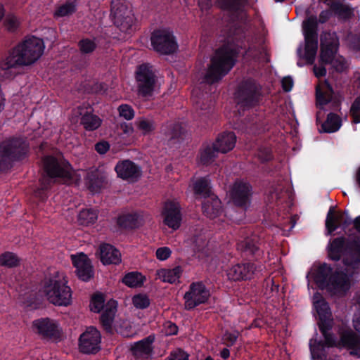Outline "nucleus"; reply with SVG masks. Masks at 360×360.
<instances>
[{"label":"nucleus","instance_id":"10","mask_svg":"<svg viewBox=\"0 0 360 360\" xmlns=\"http://www.w3.org/2000/svg\"><path fill=\"white\" fill-rule=\"evenodd\" d=\"M28 146L22 139H12L0 143V172L7 170L11 166L13 159H18L25 154Z\"/></svg>","mask_w":360,"mask_h":360},{"label":"nucleus","instance_id":"34","mask_svg":"<svg viewBox=\"0 0 360 360\" xmlns=\"http://www.w3.org/2000/svg\"><path fill=\"white\" fill-rule=\"evenodd\" d=\"M269 121L266 119L264 110H262L255 118L249 119V133L260 134L269 129Z\"/></svg>","mask_w":360,"mask_h":360},{"label":"nucleus","instance_id":"7","mask_svg":"<svg viewBox=\"0 0 360 360\" xmlns=\"http://www.w3.org/2000/svg\"><path fill=\"white\" fill-rule=\"evenodd\" d=\"M235 58L236 51L231 45L226 44L217 49L206 73L198 79L199 82L213 84L221 80L233 67Z\"/></svg>","mask_w":360,"mask_h":360},{"label":"nucleus","instance_id":"63","mask_svg":"<svg viewBox=\"0 0 360 360\" xmlns=\"http://www.w3.org/2000/svg\"><path fill=\"white\" fill-rule=\"evenodd\" d=\"M177 326L171 321H167L163 325V332L166 335H172L177 333Z\"/></svg>","mask_w":360,"mask_h":360},{"label":"nucleus","instance_id":"2","mask_svg":"<svg viewBox=\"0 0 360 360\" xmlns=\"http://www.w3.org/2000/svg\"><path fill=\"white\" fill-rule=\"evenodd\" d=\"M252 27L249 21V74L262 77L266 72L270 56L265 45L264 25L261 19Z\"/></svg>","mask_w":360,"mask_h":360},{"label":"nucleus","instance_id":"15","mask_svg":"<svg viewBox=\"0 0 360 360\" xmlns=\"http://www.w3.org/2000/svg\"><path fill=\"white\" fill-rule=\"evenodd\" d=\"M210 296L209 290L202 283H193L184 296L185 308L189 310L204 304L208 300Z\"/></svg>","mask_w":360,"mask_h":360},{"label":"nucleus","instance_id":"1","mask_svg":"<svg viewBox=\"0 0 360 360\" xmlns=\"http://www.w3.org/2000/svg\"><path fill=\"white\" fill-rule=\"evenodd\" d=\"M44 49L41 39L36 37L25 38L1 59V75L6 79H13L18 73V68L35 63L43 55Z\"/></svg>","mask_w":360,"mask_h":360},{"label":"nucleus","instance_id":"5","mask_svg":"<svg viewBox=\"0 0 360 360\" xmlns=\"http://www.w3.org/2000/svg\"><path fill=\"white\" fill-rule=\"evenodd\" d=\"M68 283L65 274L55 271L44 279L41 292L50 303L68 307L71 304L72 299V292Z\"/></svg>","mask_w":360,"mask_h":360},{"label":"nucleus","instance_id":"61","mask_svg":"<svg viewBox=\"0 0 360 360\" xmlns=\"http://www.w3.org/2000/svg\"><path fill=\"white\" fill-rule=\"evenodd\" d=\"M165 360H188V355L182 349H176Z\"/></svg>","mask_w":360,"mask_h":360},{"label":"nucleus","instance_id":"3","mask_svg":"<svg viewBox=\"0 0 360 360\" xmlns=\"http://www.w3.org/2000/svg\"><path fill=\"white\" fill-rule=\"evenodd\" d=\"M349 266H337L334 269L330 264L323 263L316 270L314 281L320 289H327L335 294H345L351 288L354 274Z\"/></svg>","mask_w":360,"mask_h":360},{"label":"nucleus","instance_id":"29","mask_svg":"<svg viewBox=\"0 0 360 360\" xmlns=\"http://www.w3.org/2000/svg\"><path fill=\"white\" fill-rule=\"evenodd\" d=\"M117 176L124 180H135L141 175V170L133 162L123 160L119 162L115 166Z\"/></svg>","mask_w":360,"mask_h":360},{"label":"nucleus","instance_id":"53","mask_svg":"<svg viewBox=\"0 0 360 360\" xmlns=\"http://www.w3.org/2000/svg\"><path fill=\"white\" fill-rule=\"evenodd\" d=\"M79 47L82 53H89L95 50L96 43L92 39H83L79 42Z\"/></svg>","mask_w":360,"mask_h":360},{"label":"nucleus","instance_id":"58","mask_svg":"<svg viewBox=\"0 0 360 360\" xmlns=\"http://www.w3.org/2000/svg\"><path fill=\"white\" fill-rule=\"evenodd\" d=\"M105 179L103 176L96 179H90L89 187L92 192H98L104 186Z\"/></svg>","mask_w":360,"mask_h":360},{"label":"nucleus","instance_id":"44","mask_svg":"<svg viewBox=\"0 0 360 360\" xmlns=\"http://www.w3.org/2000/svg\"><path fill=\"white\" fill-rule=\"evenodd\" d=\"M81 123L86 130L93 131L100 127L101 120L98 116L88 112L82 115Z\"/></svg>","mask_w":360,"mask_h":360},{"label":"nucleus","instance_id":"18","mask_svg":"<svg viewBox=\"0 0 360 360\" xmlns=\"http://www.w3.org/2000/svg\"><path fill=\"white\" fill-rule=\"evenodd\" d=\"M32 330L34 333L50 338H58L61 333V328L58 323L49 318H41L32 322Z\"/></svg>","mask_w":360,"mask_h":360},{"label":"nucleus","instance_id":"51","mask_svg":"<svg viewBox=\"0 0 360 360\" xmlns=\"http://www.w3.org/2000/svg\"><path fill=\"white\" fill-rule=\"evenodd\" d=\"M150 299L146 294L139 293L132 297V304L136 309H146L150 305Z\"/></svg>","mask_w":360,"mask_h":360},{"label":"nucleus","instance_id":"40","mask_svg":"<svg viewBox=\"0 0 360 360\" xmlns=\"http://www.w3.org/2000/svg\"><path fill=\"white\" fill-rule=\"evenodd\" d=\"M340 226V217L337 216L333 207H330L326 219V228L328 234H332Z\"/></svg>","mask_w":360,"mask_h":360},{"label":"nucleus","instance_id":"30","mask_svg":"<svg viewBox=\"0 0 360 360\" xmlns=\"http://www.w3.org/2000/svg\"><path fill=\"white\" fill-rule=\"evenodd\" d=\"M236 143V136L233 132L224 131L216 138L214 143L219 153H226L233 149Z\"/></svg>","mask_w":360,"mask_h":360},{"label":"nucleus","instance_id":"47","mask_svg":"<svg viewBox=\"0 0 360 360\" xmlns=\"http://www.w3.org/2000/svg\"><path fill=\"white\" fill-rule=\"evenodd\" d=\"M246 274V266L245 264H236L231 266L227 271V276L233 281L243 279Z\"/></svg>","mask_w":360,"mask_h":360},{"label":"nucleus","instance_id":"32","mask_svg":"<svg viewBox=\"0 0 360 360\" xmlns=\"http://www.w3.org/2000/svg\"><path fill=\"white\" fill-rule=\"evenodd\" d=\"M202 210L207 217L214 219L222 213L221 202L215 195H209L208 198L205 199L202 204Z\"/></svg>","mask_w":360,"mask_h":360},{"label":"nucleus","instance_id":"52","mask_svg":"<svg viewBox=\"0 0 360 360\" xmlns=\"http://www.w3.org/2000/svg\"><path fill=\"white\" fill-rule=\"evenodd\" d=\"M105 299L102 294L96 293L93 295L91 303L90 309L94 312H99L104 306Z\"/></svg>","mask_w":360,"mask_h":360},{"label":"nucleus","instance_id":"42","mask_svg":"<svg viewBox=\"0 0 360 360\" xmlns=\"http://www.w3.org/2000/svg\"><path fill=\"white\" fill-rule=\"evenodd\" d=\"M218 4L222 9L231 13L241 11L245 8L244 0H218Z\"/></svg>","mask_w":360,"mask_h":360},{"label":"nucleus","instance_id":"38","mask_svg":"<svg viewBox=\"0 0 360 360\" xmlns=\"http://www.w3.org/2000/svg\"><path fill=\"white\" fill-rule=\"evenodd\" d=\"M190 187L192 188L195 195L202 196L205 199L208 198L209 195H213L211 193L210 182L208 179L205 178L195 180Z\"/></svg>","mask_w":360,"mask_h":360},{"label":"nucleus","instance_id":"27","mask_svg":"<svg viewBox=\"0 0 360 360\" xmlns=\"http://www.w3.org/2000/svg\"><path fill=\"white\" fill-rule=\"evenodd\" d=\"M96 255L104 265L118 264L122 261L120 251L108 243L101 244Z\"/></svg>","mask_w":360,"mask_h":360},{"label":"nucleus","instance_id":"19","mask_svg":"<svg viewBox=\"0 0 360 360\" xmlns=\"http://www.w3.org/2000/svg\"><path fill=\"white\" fill-rule=\"evenodd\" d=\"M269 89L249 77V109L264 106L269 98Z\"/></svg>","mask_w":360,"mask_h":360},{"label":"nucleus","instance_id":"56","mask_svg":"<svg viewBox=\"0 0 360 360\" xmlns=\"http://www.w3.org/2000/svg\"><path fill=\"white\" fill-rule=\"evenodd\" d=\"M353 122L360 123V96L355 98L350 109Z\"/></svg>","mask_w":360,"mask_h":360},{"label":"nucleus","instance_id":"13","mask_svg":"<svg viewBox=\"0 0 360 360\" xmlns=\"http://www.w3.org/2000/svg\"><path fill=\"white\" fill-rule=\"evenodd\" d=\"M233 119L234 128H240V124H245L248 110V82H243L235 91Z\"/></svg>","mask_w":360,"mask_h":360},{"label":"nucleus","instance_id":"48","mask_svg":"<svg viewBox=\"0 0 360 360\" xmlns=\"http://www.w3.org/2000/svg\"><path fill=\"white\" fill-rule=\"evenodd\" d=\"M76 11L75 4L73 2H66L65 4L59 6L54 12V17L63 18L68 16Z\"/></svg>","mask_w":360,"mask_h":360},{"label":"nucleus","instance_id":"16","mask_svg":"<svg viewBox=\"0 0 360 360\" xmlns=\"http://www.w3.org/2000/svg\"><path fill=\"white\" fill-rule=\"evenodd\" d=\"M101 341L100 332L94 327H89L79 337V349L85 354L96 353L101 348Z\"/></svg>","mask_w":360,"mask_h":360},{"label":"nucleus","instance_id":"55","mask_svg":"<svg viewBox=\"0 0 360 360\" xmlns=\"http://www.w3.org/2000/svg\"><path fill=\"white\" fill-rule=\"evenodd\" d=\"M117 110L120 116L127 120H131L134 117L135 112L134 109L127 104L120 105Z\"/></svg>","mask_w":360,"mask_h":360},{"label":"nucleus","instance_id":"36","mask_svg":"<svg viewBox=\"0 0 360 360\" xmlns=\"http://www.w3.org/2000/svg\"><path fill=\"white\" fill-rule=\"evenodd\" d=\"M157 276L163 282L174 283L180 278L181 269L179 266L174 269H161L157 271Z\"/></svg>","mask_w":360,"mask_h":360},{"label":"nucleus","instance_id":"17","mask_svg":"<svg viewBox=\"0 0 360 360\" xmlns=\"http://www.w3.org/2000/svg\"><path fill=\"white\" fill-rule=\"evenodd\" d=\"M161 215L163 223L173 230H177L181 222V207L178 201L168 200L165 202Z\"/></svg>","mask_w":360,"mask_h":360},{"label":"nucleus","instance_id":"26","mask_svg":"<svg viewBox=\"0 0 360 360\" xmlns=\"http://www.w3.org/2000/svg\"><path fill=\"white\" fill-rule=\"evenodd\" d=\"M290 198L288 190L280 184L272 185L266 197V203L269 209H274L285 202Z\"/></svg>","mask_w":360,"mask_h":360},{"label":"nucleus","instance_id":"62","mask_svg":"<svg viewBox=\"0 0 360 360\" xmlns=\"http://www.w3.org/2000/svg\"><path fill=\"white\" fill-rule=\"evenodd\" d=\"M172 254V250L168 247H161L156 250L155 257L158 260L165 261Z\"/></svg>","mask_w":360,"mask_h":360},{"label":"nucleus","instance_id":"50","mask_svg":"<svg viewBox=\"0 0 360 360\" xmlns=\"http://www.w3.org/2000/svg\"><path fill=\"white\" fill-rule=\"evenodd\" d=\"M18 257L10 252H6L0 255V265L7 267H14L19 264Z\"/></svg>","mask_w":360,"mask_h":360},{"label":"nucleus","instance_id":"25","mask_svg":"<svg viewBox=\"0 0 360 360\" xmlns=\"http://www.w3.org/2000/svg\"><path fill=\"white\" fill-rule=\"evenodd\" d=\"M339 41L338 39L331 37L328 35V38L326 37L321 38V52H320V60L321 63L325 65H329L332 63L333 59L335 57V55L338 50Z\"/></svg>","mask_w":360,"mask_h":360},{"label":"nucleus","instance_id":"45","mask_svg":"<svg viewBox=\"0 0 360 360\" xmlns=\"http://www.w3.org/2000/svg\"><path fill=\"white\" fill-rule=\"evenodd\" d=\"M98 218L97 212L92 209H84L79 212L78 221L81 225L89 226L96 222Z\"/></svg>","mask_w":360,"mask_h":360},{"label":"nucleus","instance_id":"9","mask_svg":"<svg viewBox=\"0 0 360 360\" xmlns=\"http://www.w3.org/2000/svg\"><path fill=\"white\" fill-rule=\"evenodd\" d=\"M112 13L115 25L126 34H131L136 30V18L131 6L122 0H114L112 3Z\"/></svg>","mask_w":360,"mask_h":360},{"label":"nucleus","instance_id":"20","mask_svg":"<svg viewBox=\"0 0 360 360\" xmlns=\"http://www.w3.org/2000/svg\"><path fill=\"white\" fill-rule=\"evenodd\" d=\"M264 262L263 250L258 245L249 243V274L252 273L259 278L262 270L265 269Z\"/></svg>","mask_w":360,"mask_h":360},{"label":"nucleus","instance_id":"28","mask_svg":"<svg viewBox=\"0 0 360 360\" xmlns=\"http://www.w3.org/2000/svg\"><path fill=\"white\" fill-rule=\"evenodd\" d=\"M229 202L236 206L244 205L248 200V186L246 182L236 181L227 193Z\"/></svg>","mask_w":360,"mask_h":360},{"label":"nucleus","instance_id":"41","mask_svg":"<svg viewBox=\"0 0 360 360\" xmlns=\"http://www.w3.org/2000/svg\"><path fill=\"white\" fill-rule=\"evenodd\" d=\"M217 153L219 152L215 149L214 143L204 146L200 151L199 161L203 165L208 164L217 157Z\"/></svg>","mask_w":360,"mask_h":360},{"label":"nucleus","instance_id":"60","mask_svg":"<svg viewBox=\"0 0 360 360\" xmlns=\"http://www.w3.org/2000/svg\"><path fill=\"white\" fill-rule=\"evenodd\" d=\"M165 360H188V355L182 349H176Z\"/></svg>","mask_w":360,"mask_h":360},{"label":"nucleus","instance_id":"11","mask_svg":"<svg viewBox=\"0 0 360 360\" xmlns=\"http://www.w3.org/2000/svg\"><path fill=\"white\" fill-rule=\"evenodd\" d=\"M44 169L51 178H60L65 181L72 179L73 170L61 154L49 155L44 159Z\"/></svg>","mask_w":360,"mask_h":360},{"label":"nucleus","instance_id":"22","mask_svg":"<svg viewBox=\"0 0 360 360\" xmlns=\"http://www.w3.org/2000/svg\"><path fill=\"white\" fill-rule=\"evenodd\" d=\"M71 260L76 268L77 274L81 280L87 281L93 276L91 262L85 254L81 252L72 255Z\"/></svg>","mask_w":360,"mask_h":360},{"label":"nucleus","instance_id":"4","mask_svg":"<svg viewBox=\"0 0 360 360\" xmlns=\"http://www.w3.org/2000/svg\"><path fill=\"white\" fill-rule=\"evenodd\" d=\"M314 306L318 315V326L324 338V340H310L309 347L314 359L322 360L325 355V348L336 346V337L331 332L333 327V319L328 302L323 298L314 302Z\"/></svg>","mask_w":360,"mask_h":360},{"label":"nucleus","instance_id":"64","mask_svg":"<svg viewBox=\"0 0 360 360\" xmlns=\"http://www.w3.org/2000/svg\"><path fill=\"white\" fill-rule=\"evenodd\" d=\"M293 79L290 76L284 77L281 80V86L285 92H289L293 87Z\"/></svg>","mask_w":360,"mask_h":360},{"label":"nucleus","instance_id":"46","mask_svg":"<svg viewBox=\"0 0 360 360\" xmlns=\"http://www.w3.org/2000/svg\"><path fill=\"white\" fill-rule=\"evenodd\" d=\"M134 123L137 129L143 135L149 134L155 129L153 121L149 118L139 117L136 120Z\"/></svg>","mask_w":360,"mask_h":360},{"label":"nucleus","instance_id":"23","mask_svg":"<svg viewBox=\"0 0 360 360\" xmlns=\"http://www.w3.org/2000/svg\"><path fill=\"white\" fill-rule=\"evenodd\" d=\"M334 90L332 85L328 80H325L321 86L316 87V105L323 107L333 102L335 110L340 108V102L339 101H333Z\"/></svg>","mask_w":360,"mask_h":360},{"label":"nucleus","instance_id":"21","mask_svg":"<svg viewBox=\"0 0 360 360\" xmlns=\"http://www.w3.org/2000/svg\"><path fill=\"white\" fill-rule=\"evenodd\" d=\"M71 260L76 268L77 274L81 280L87 281L93 276L91 262L85 254L81 252L72 255Z\"/></svg>","mask_w":360,"mask_h":360},{"label":"nucleus","instance_id":"37","mask_svg":"<svg viewBox=\"0 0 360 360\" xmlns=\"http://www.w3.org/2000/svg\"><path fill=\"white\" fill-rule=\"evenodd\" d=\"M341 126L342 120L340 117L335 113L330 112L321 127L323 132L333 133L338 131Z\"/></svg>","mask_w":360,"mask_h":360},{"label":"nucleus","instance_id":"12","mask_svg":"<svg viewBox=\"0 0 360 360\" xmlns=\"http://www.w3.org/2000/svg\"><path fill=\"white\" fill-rule=\"evenodd\" d=\"M150 40L153 49L160 54H172L178 49L176 38L169 29L155 30Z\"/></svg>","mask_w":360,"mask_h":360},{"label":"nucleus","instance_id":"54","mask_svg":"<svg viewBox=\"0 0 360 360\" xmlns=\"http://www.w3.org/2000/svg\"><path fill=\"white\" fill-rule=\"evenodd\" d=\"M20 24V20L16 15L10 14L6 17L4 25L8 30L11 32L15 31Z\"/></svg>","mask_w":360,"mask_h":360},{"label":"nucleus","instance_id":"24","mask_svg":"<svg viewBox=\"0 0 360 360\" xmlns=\"http://www.w3.org/2000/svg\"><path fill=\"white\" fill-rule=\"evenodd\" d=\"M336 346L350 349L352 355L360 356V336L352 330H342L340 334V341L336 340Z\"/></svg>","mask_w":360,"mask_h":360},{"label":"nucleus","instance_id":"43","mask_svg":"<svg viewBox=\"0 0 360 360\" xmlns=\"http://www.w3.org/2000/svg\"><path fill=\"white\" fill-rule=\"evenodd\" d=\"M333 11L340 18L348 20L353 15V9L348 5L343 4L340 2H333L330 6Z\"/></svg>","mask_w":360,"mask_h":360},{"label":"nucleus","instance_id":"39","mask_svg":"<svg viewBox=\"0 0 360 360\" xmlns=\"http://www.w3.org/2000/svg\"><path fill=\"white\" fill-rule=\"evenodd\" d=\"M145 281V276L136 271L128 273L122 278V282L129 288H139Z\"/></svg>","mask_w":360,"mask_h":360},{"label":"nucleus","instance_id":"59","mask_svg":"<svg viewBox=\"0 0 360 360\" xmlns=\"http://www.w3.org/2000/svg\"><path fill=\"white\" fill-rule=\"evenodd\" d=\"M165 360H188V355L182 349H176Z\"/></svg>","mask_w":360,"mask_h":360},{"label":"nucleus","instance_id":"35","mask_svg":"<svg viewBox=\"0 0 360 360\" xmlns=\"http://www.w3.org/2000/svg\"><path fill=\"white\" fill-rule=\"evenodd\" d=\"M117 311V302L110 300L105 307V309L101 316V322L105 329L109 332L112 331V323Z\"/></svg>","mask_w":360,"mask_h":360},{"label":"nucleus","instance_id":"57","mask_svg":"<svg viewBox=\"0 0 360 360\" xmlns=\"http://www.w3.org/2000/svg\"><path fill=\"white\" fill-rule=\"evenodd\" d=\"M333 65V68L335 70L338 72H342L347 69V62L345 59L340 56L337 58H333L332 63H330Z\"/></svg>","mask_w":360,"mask_h":360},{"label":"nucleus","instance_id":"33","mask_svg":"<svg viewBox=\"0 0 360 360\" xmlns=\"http://www.w3.org/2000/svg\"><path fill=\"white\" fill-rule=\"evenodd\" d=\"M144 221L143 214L137 212L124 214L119 217L117 224L124 229H136Z\"/></svg>","mask_w":360,"mask_h":360},{"label":"nucleus","instance_id":"31","mask_svg":"<svg viewBox=\"0 0 360 360\" xmlns=\"http://www.w3.org/2000/svg\"><path fill=\"white\" fill-rule=\"evenodd\" d=\"M154 338L148 336V338L134 343L131 346V351L134 356L140 360L149 358L153 352L152 344Z\"/></svg>","mask_w":360,"mask_h":360},{"label":"nucleus","instance_id":"49","mask_svg":"<svg viewBox=\"0 0 360 360\" xmlns=\"http://www.w3.org/2000/svg\"><path fill=\"white\" fill-rule=\"evenodd\" d=\"M257 157L262 163L272 160L274 159V154L271 147L268 145L260 146L257 151Z\"/></svg>","mask_w":360,"mask_h":360},{"label":"nucleus","instance_id":"8","mask_svg":"<svg viewBox=\"0 0 360 360\" xmlns=\"http://www.w3.org/2000/svg\"><path fill=\"white\" fill-rule=\"evenodd\" d=\"M328 255L330 259L335 262L339 261L342 255L348 256L342 260L345 266L360 264V236L349 239L340 236L330 240Z\"/></svg>","mask_w":360,"mask_h":360},{"label":"nucleus","instance_id":"14","mask_svg":"<svg viewBox=\"0 0 360 360\" xmlns=\"http://www.w3.org/2000/svg\"><path fill=\"white\" fill-rule=\"evenodd\" d=\"M136 80L139 94L143 96H150L154 90L156 81L152 66L148 64L139 66L136 72Z\"/></svg>","mask_w":360,"mask_h":360},{"label":"nucleus","instance_id":"6","mask_svg":"<svg viewBox=\"0 0 360 360\" xmlns=\"http://www.w3.org/2000/svg\"><path fill=\"white\" fill-rule=\"evenodd\" d=\"M332 13L329 10L322 11L317 20L316 16L311 15L303 22V34L304 37V53H302V48L300 46L297 50V56L306 60L308 65L314 63L318 50V23H325L331 17Z\"/></svg>","mask_w":360,"mask_h":360}]
</instances>
